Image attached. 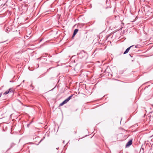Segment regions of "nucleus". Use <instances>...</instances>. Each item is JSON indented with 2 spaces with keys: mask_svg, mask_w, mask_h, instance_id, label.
Returning a JSON list of instances; mask_svg holds the SVG:
<instances>
[{
  "mask_svg": "<svg viewBox=\"0 0 153 153\" xmlns=\"http://www.w3.org/2000/svg\"><path fill=\"white\" fill-rule=\"evenodd\" d=\"M64 142H65L64 141H63V143H64Z\"/></svg>",
  "mask_w": 153,
  "mask_h": 153,
  "instance_id": "nucleus-8",
  "label": "nucleus"
},
{
  "mask_svg": "<svg viewBox=\"0 0 153 153\" xmlns=\"http://www.w3.org/2000/svg\"><path fill=\"white\" fill-rule=\"evenodd\" d=\"M137 46H134V45H132L130 46V47L128 48L124 52L123 54H125L128 53L129 50L130 49H131V50H132V49L133 50H134L136 48H137Z\"/></svg>",
  "mask_w": 153,
  "mask_h": 153,
  "instance_id": "nucleus-2",
  "label": "nucleus"
},
{
  "mask_svg": "<svg viewBox=\"0 0 153 153\" xmlns=\"http://www.w3.org/2000/svg\"><path fill=\"white\" fill-rule=\"evenodd\" d=\"M132 143V140H130L127 143L126 146V147H128L131 146Z\"/></svg>",
  "mask_w": 153,
  "mask_h": 153,
  "instance_id": "nucleus-4",
  "label": "nucleus"
},
{
  "mask_svg": "<svg viewBox=\"0 0 153 153\" xmlns=\"http://www.w3.org/2000/svg\"><path fill=\"white\" fill-rule=\"evenodd\" d=\"M75 36V35H74V34H73V36H72V37H74V36Z\"/></svg>",
  "mask_w": 153,
  "mask_h": 153,
  "instance_id": "nucleus-6",
  "label": "nucleus"
},
{
  "mask_svg": "<svg viewBox=\"0 0 153 153\" xmlns=\"http://www.w3.org/2000/svg\"><path fill=\"white\" fill-rule=\"evenodd\" d=\"M73 95H72L68 97L67 99L64 100L63 102H62L61 103L59 106H62L64 104L68 102L69 100L71 99V97L73 96Z\"/></svg>",
  "mask_w": 153,
  "mask_h": 153,
  "instance_id": "nucleus-1",
  "label": "nucleus"
},
{
  "mask_svg": "<svg viewBox=\"0 0 153 153\" xmlns=\"http://www.w3.org/2000/svg\"><path fill=\"white\" fill-rule=\"evenodd\" d=\"M13 90L12 88H10L9 89L8 91H6L3 94L6 95L9 93H13Z\"/></svg>",
  "mask_w": 153,
  "mask_h": 153,
  "instance_id": "nucleus-3",
  "label": "nucleus"
},
{
  "mask_svg": "<svg viewBox=\"0 0 153 153\" xmlns=\"http://www.w3.org/2000/svg\"><path fill=\"white\" fill-rule=\"evenodd\" d=\"M78 31V29H76L74 30V35H75L76 33H77Z\"/></svg>",
  "mask_w": 153,
  "mask_h": 153,
  "instance_id": "nucleus-5",
  "label": "nucleus"
},
{
  "mask_svg": "<svg viewBox=\"0 0 153 153\" xmlns=\"http://www.w3.org/2000/svg\"><path fill=\"white\" fill-rule=\"evenodd\" d=\"M151 13L152 14V15L153 14V13L152 12H151Z\"/></svg>",
  "mask_w": 153,
  "mask_h": 153,
  "instance_id": "nucleus-7",
  "label": "nucleus"
}]
</instances>
